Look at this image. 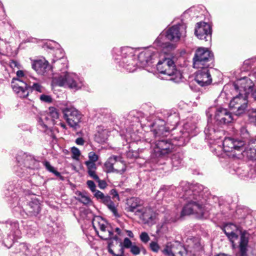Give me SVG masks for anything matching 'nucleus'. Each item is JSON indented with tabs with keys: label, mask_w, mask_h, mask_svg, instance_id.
I'll return each mask as SVG.
<instances>
[{
	"label": "nucleus",
	"mask_w": 256,
	"mask_h": 256,
	"mask_svg": "<svg viewBox=\"0 0 256 256\" xmlns=\"http://www.w3.org/2000/svg\"><path fill=\"white\" fill-rule=\"evenodd\" d=\"M18 166L17 168V174L22 176L27 171V168L36 169L39 168V162L36 160L32 155L23 154L16 158Z\"/></svg>",
	"instance_id": "obj_11"
},
{
	"label": "nucleus",
	"mask_w": 256,
	"mask_h": 256,
	"mask_svg": "<svg viewBox=\"0 0 256 256\" xmlns=\"http://www.w3.org/2000/svg\"><path fill=\"white\" fill-rule=\"evenodd\" d=\"M98 132L96 134V138L98 142H103L107 140L108 136V131L106 129H104L102 126L98 128Z\"/></svg>",
	"instance_id": "obj_32"
},
{
	"label": "nucleus",
	"mask_w": 256,
	"mask_h": 256,
	"mask_svg": "<svg viewBox=\"0 0 256 256\" xmlns=\"http://www.w3.org/2000/svg\"><path fill=\"white\" fill-rule=\"evenodd\" d=\"M96 182H98V186L100 188L104 189L106 188L107 184L104 180H100V178H98V180H97Z\"/></svg>",
	"instance_id": "obj_58"
},
{
	"label": "nucleus",
	"mask_w": 256,
	"mask_h": 256,
	"mask_svg": "<svg viewBox=\"0 0 256 256\" xmlns=\"http://www.w3.org/2000/svg\"><path fill=\"white\" fill-rule=\"evenodd\" d=\"M223 230L232 243L233 248L235 245L234 241L238 240V235L240 234L238 245L239 252L236 256H246L250 234L246 230L242 231L237 226L231 223L226 224Z\"/></svg>",
	"instance_id": "obj_4"
},
{
	"label": "nucleus",
	"mask_w": 256,
	"mask_h": 256,
	"mask_svg": "<svg viewBox=\"0 0 256 256\" xmlns=\"http://www.w3.org/2000/svg\"><path fill=\"white\" fill-rule=\"evenodd\" d=\"M254 86L252 80L246 76L237 80L234 84V89L244 98H248L250 93L252 92Z\"/></svg>",
	"instance_id": "obj_17"
},
{
	"label": "nucleus",
	"mask_w": 256,
	"mask_h": 256,
	"mask_svg": "<svg viewBox=\"0 0 256 256\" xmlns=\"http://www.w3.org/2000/svg\"><path fill=\"white\" fill-rule=\"evenodd\" d=\"M67 68H60L58 76L54 78L57 84L74 91L81 89L84 86V79L76 73L68 72Z\"/></svg>",
	"instance_id": "obj_6"
},
{
	"label": "nucleus",
	"mask_w": 256,
	"mask_h": 256,
	"mask_svg": "<svg viewBox=\"0 0 256 256\" xmlns=\"http://www.w3.org/2000/svg\"><path fill=\"white\" fill-rule=\"evenodd\" d=\"M43 164L45 166L46 168L50 172L53 173L55 176H59L62 180V176L60 175V173L58 172L54 167L51 166L50 163L48 161H44Z\"/></svg>",
	"instance_id": "obj_38"
},
{
	"label": "nucleus",
	"mask_w": 256,
	"mask_h": 256,
	"mask_svg": "<svg viewBox=\"0 0 256 256\" xmlns=\"http://www.w3.org/2000/svg\"><path fill=\"white\" fill-rule=\"evenodd\" d=\"M94 196L98 200H100L105 195L100 191L96 190L94 192Z\"/></svg>",
	"instance_id": "obj_55"
},
{
	"label": "nucleus",
	"mask_w": 256,
	"mask_h": 256,
	"mask_svg": "<svg viewBox=\"0 0 256 256\" xmlns=\"http://www.w3.org/2000/svg\"><path fill=\"white\" fill-rule=\"evenodd\" d=\"M110 194L112 195L114 198H117L119 200L118 194L115 189H112L110 190Z\"/></svg>",
	"instance_id": "obj_62"
},
{
	"label": "nucleus",
	"mask_w": 256,
	"mask_h": 256,
	"mask_svg": "<svg viewBox=\"0 0 256 256\" xmlns=\"http://www.w3.org/2000/svg\"><path fill=\"white\" fill-rule=\"evenodd\" d=\"M113 213L114 215L116 217H119L120 216L117 212V209L116 207L115 204L113 202H112L110 204H109L106 206Z\"/></svg>",
	"instance_id": "obj_43"
},
{
	"label": "nucleus",
	"mask_w": 256,
	"mask_h": 256,
	"mask_svg": "<svg viewBox=\"0 0 256 256\" xmlns=\"http://www.w3.org/2000/svg\"><path fill=\"white\" fill-rule=\"evenodd\" d=\"M138 60L142 68L150 72L154 73L156 70L164 74L166 80L176 82L182 77L180 72L177 70L174 60L170 58H162L154 48H151L139 54Z\"/></svg>",
	"instance_id": "obj_2"
},
{
	"label": "nucleus",
	"mask_w": 256,
	"mask_h": 256,
	"mask_svg": "<svg viewBox=\"0 0 256 256\" xmlns=\"http://www.w3.org/2000/svg\"><path fill=\"white\" fill-rule=\"evenodd\" d=\"M20 248L22 249V250H25V254L27 256L30 254L29 250H28V246L24 244H20Z\"/></svg>",
	"instance_id": "obj_60"
},
{
	"label": "nucleus",
	"mask_w": 256,
	"mask_h": 256,
	"mask_svg": "<svg viewBox=\"0 0 256 256\" xmlns=\"http://www.w3.org/2000/svg\"><path fill=\"white\" fill-rule=\"evenodd\" d=\"M64 118L68 126L76 130L79 127L82 115L81 113L74 106H68L62 110Z\"/></svg>",
	"instance_id": "obj_15"
},
{
	"label": "nucleus",
	"mask_w": 256,
	"mask_h": 256,
	"mask_svg": "<svg viewBox=\"0 0 256 256\" xmlns=\"http://www.w3.org/2000/svg\"><path fill=\"white\" fill-rule=\"evenodd\" d=\"M88 174L89 176L95 180L96 181L97 180H98L99 178L96 174V170L88 172Z\"/></svg>",
	"instance_id": "obj_59"
},
{
	"label": "nucleus",
	"mask_w": 256,
	"mask_h": 256,
	"mask_svg": "<svg viewBox=\"0 0 256 256\" xmlns=\"http://www.w3.org/2000/svg\"><path fill=\"white\" fill-rule=\"evenodd\" d=\"M16 76H17V78H13L12 82V89H13L14 82L15 80L24 82L25 80H24V79H26L28 76L24 74V72L22 70H18L16 72Z\"/></svg>",
	"instance_id": "obj_39"
},
{
	"label": "nucleus",
	"mask_w": 256,
	"mask_h": 256,
	"mask_svg": "<svg viewBox=\"0 0 256 256\" xmlns=\"http://www.w3.org/2000/svg\"><path fill=\"white\" fill-rule=\"evenodd\" d=\"M136 50L130 47H124L120 48H114L112 54L114 58L123 62V63H128V60H134L135 57Z\"/></svg>",
	"instance_id": "obj_18"
},
{
	"label": "nucleus",
	"mask_w": 256,
	"mask_h": 256,
	"mask_svg": "<svg viewBox=\"0 0 256 256\" xmlns=\"http://www.w3.org/2000/svg\"><path fill=\"white\" fill-rule=\"evenodd\" d=\"M152 130L146 134V138L152 134L156 138L167 136L168 133V130L164 126V122L161 120H158L150 125Z\"/></svg>",
	"instance_id": "obj_22"
},
{
	"label": "nucleus",
	"mask_w": 256,
	"mask_h": 256,
	"mask_svg": "<svg viewBox=\"0 0 256 256\" xmlns=\"http://www.w3.org/2000/svg\"><path fill=\"white\" fill-rule=\"evenodd\" d=\"M245 142L242 140H238L232 138H226L223 140V150L230 157H236L242 154Z\"/></svg>",
	"instance_id": "obj_10"
},
{
	"label": "nucleus",
	"mask_w": 256,
	"mask_h": 256,
	"mask_svg": "<svg viewBox=\"0 0 256 256\" xmlns=\"http://www.w3.org/2000/svg\"><path fill=\"white\" fill-rule=\"evenodd\" d=\"M204 133L207 139L214 140L220 138L224 134L222 130L216 129L215 126L209 119L204 130Z\"/></svg>",
	"instance_id": "obj_24"
},
{
	"label": "nucleus",
	"mask_w": 256,
	"mask_h": 256,
	"mask_svg": "<svg viewBox=\"0 0 256 256\" xmlns=\"http://www.w3.org/2000/svg\"><path fill=\"white\" fill-rule=\"evenodd\" d=\"M24 82L15 80L14 82L13 90L18 96L22 98L27 97L30 92V88L33 84L37 82L38 80L31 76H28Z\"/></svg>",
	"instance_id": "obj_13"
},
{
	"label": "nucleus",
	"mask_w": 256,
	"mask_h": 256,
	"mask_svg": "<svg viewBox=\"0 0 256 256\" xmlns=\"http://www.w3.org/2000/svg\"><path fill=\"white\" fill-rule=\"evenodd\" d=\"M122 247L120 248H130L133 245L132 241L128 238H125L123 242L120 244Z\"/></svg>",
	"instance_id": "obj_42"
},
{
	"label": "nucleus",
	"mask_w": 256,
	"mask_h": 256,
	"mask_svg": "<svg viewBox=\"0 0 256 256\" xmlns=\"http://www.w3.org/2000/svg\"><path fill=\"white\" fill-rule=\"evenodd\" d=\"M240 135L243 138H248L249 137V134L248 130L244 127H242L240 129Z\"/></svg>",
	"instance_id": "obj_51"
},
{
	"label": "nucleus",
	"mask_w": 256,
	"mask_h": 256,
	"mask_svg": "<svg viewBox=\"0 0 256 256\" xmlns=\"http://www.w3.org/2000/svg\"><path fill=\"white\" fill-rule=\"evenodd\" d=\"M128 207L127 210L128 212L134 213L136 216L137 211L141 210L142 207H141L142 202L141 200L138 198H132L128 200Z\"/></svg>",
	"instance_id": "obj_27"
},
{
	"label": "nucleus",
	"mask_w": 256,
	"mask_h": 256,
	"mask_svg": "<svg viewBox=\"0 0 256 256\" xmlns=\"http://www.w3.org/2000/svg\"><path fill=\"white\" fill-rule=\"evenodd\" d=\"M138 56H138L137 60H136V58L134 57L132 60H128V63H123V62H120V66L124 68L128 72H134L136 70L137 66L138 65V64L136 62L137 60L138 62V66L140 67H142L140 66V62L138 60Z\"/></svg>",
	"instance_id": "obj_30"
},
{
	"label": "nucleus",
	"mask_w": 256,
	"mask_h": 256,
	"mask_svg": "<svg viewBox=\"0 0 256 256\" xmlns=\"http://www.w3.org/2000/svg\"><path fill=\"white\" fill-rule=\"evenodd\" d=\"M176 190L180 192V197L187 201L181 212L182 216L196 214L202 216L208 211L206 203L209 194L207 188L198 184L182 182Z\"/></svg>",
	"instance_id": "obj_1"
},
{
	"label": "nucleus",
	"mask_w": 256,
	"mask_h": 256,
	"mask_svg": "<svg viewBox=\"0 0 256 256\" xmlns=\"http://www.w3.org/2000/svg\"><path fill=\"white\" fill-rule=\"evenodd\" d=\"M71 152L72 154V158L76 160H78L80 155V152L78 148L75 146L71 148Z\"/></svg>",
	"instance_id": "obj_41"
},
{
	"label": "nucleus",
	"mask_w": 256,
	"mask_h": 256,
	"mask_svg": "<svg viewBox=\"0 0 256 256\" xmlns=\"http://www.w3.org/2000/svg\"><path fill=\"white\" fill-rule=\"evenodd\" d=\"M242 152L248 159L256 160V139L251 140Z\"/></svg>",
	"instance_id": "obj_26"
},
{
	"label": "nucleus",
	"mask_w": 256,
	"mask_h": 256,
	"mask_svg": "<svg viewBox=\"0 0 256 256\" xmlns=\"http://www.w3.org/2000/svg\"><path fill=\"white\" fill-rule=\"evenodd\" d=\"M100 201L102 202L106 206L108 205L109 204H110V202H112L110 200V197L108 196H104V198H102Z\"/></svg>",
	"instance_id": "obj_57"
},
{
	"label": "nucleus",
	"mask_w": 256,
	"mask_h": 256,
	"mask_svg": "<svg viewBox=\"0 0 256 256\" xmlns=\"http://www.w3.org/2000/svg\"><path fill=\"white\" fill-rule=\"evenodd\" d=\"M114 162V172L123 174L126 170V165L123 161L122 158L120 156H116V158Z\"/></svg>",
	"instance_id": "obj_31"
},
{
	"label": "nucleus",
	"mask_w": 256,
	"mask_h": 256,
	"mask_svg": "<svg viewBox=\"0 0 256 256\" xmlns=\"http://www.w3.org/2000/svg\"><path fill=\"white\" fill-rule=\"evenodd\" d=\"M128 158H136L138 157V153L136 151L129 150L126 154Z\"/></svg>",
	"instance_id": "obj_56"
},
{
	"label": "nucleus",
	"mask_w": 256,
	"mask_h": 256,
	"mask_svg": "<svg viewBox=\"0 0 256 256\" xmlns=\"http://www.w3.org/2000/svg\"><path fill=\"white\" fill-rule=\"evenodd\" d=\"M194 34L198 39L210 42L212 40V26L204 22H198L196 26Z\"/></svg>",
	"instance_id": "obj_19"
},
{
	"label": "nucleus",
	"mask_w": 256,
	"mask_h": 256,
	"mask_svg": "<svg viewBox=\"0 0 256 256\" xmlns=\"http://www.w3.org/2000/svg\"><path fill=\"white\" fill-rule=\"evenodd\" d=\"M128 236L131 238H133L134 237V234L131 230H126Z\"/></svg>",
	"instance_id": "obj_64"
},
{
	"label": "nucleus",
	"mask_w": 256,
	"mask_h": 256,
	"mask_svg": "<svg viewBox=\"0 0 256 256\" xmlns=\"http://www.w3.org/2000/svg\"><path fill=\"white\" fill-rule=\"evenodd\" d=\"M144 223L152 224L155 219V214L152 210L148 207H142L141 210L137 211L136 215Z\"/></svg>",
	"instance_id": "obj_23"
},
{
	"label": "nucleus",
	"mask_w": 256,
	"mask_h": 256,
	"mask_svg": "<svg viewBox=\"0 0 256 256\" xmlns=\"http://www.w3.org/2000/svg\"><path fill=\"white\" fill-rule=\"evenodd\" d=\"M116 158V156H110L104 163L106 171L108 173L114 172V166Z\"/></svg>",
	"instance_id": "obj_33"
},
{
	"label": "nucleus",
	"mask_w": 256,
	"mask_h": 256,
	"mask_svg": "<svg viewBox=\"0 0 256 256\" xmlns=\"http://www.w3.org/2000/svg\"><path fill=\"white\" fill-rule=\"evenodd\" d=\"M249 120L252 122H256V108H252L248 110Z\"/></svg>",
	"instance_id": "obj_40"
},
{
	"label": "nucleus",
	"mask_w": 256,
	"mask_h": 256,
	"mask_svg": "<svg viewBox=\"0 0 256 256\" xmlns=\"http://www.w3.org/2000/svg\"><path fill=\"white\" fill-rule=\"evenodd\" d=\"M6 228L7 237L4 240V244L8 248H10L14 242L22 236L19 223L15 220H8L5 223Z\"/></svg>",
	"instance_id": "obj_9"
},
{
	"label": "nucleus",
	"mask_w": 256,
	"mask_h": 256,
	"mask_svg": "<svg viewBox=\"0 0 256 256\" xmlns=\"http://www.w3.org/2000/svg\"><path fill=\"white\" fill-rule=\"evenodd\" d=\"M88 188L90 190L94 192L96 190V184L92 180H88L86 182Z\"/></svg>",
	"instance_id": "obj_54"
},
{
	"label": "nucleus",
	"mask_w": 256,
	"mask_h": 256,
	"mask_svg": "<svg viewBox=\"0 0 256 256\" xmlns=\"http://www.w3.org/2000/svg\"><path fill=\"white\" fill-rule=\"evenodd\" d=\"M183 156L181 153L174 154L171 157V163L173 167L178 168L181 166Z\"/></svg>",
	"instance_id": "obj_34"
},
{
	"label": "nucleus",
	"mask_w": 256,
	"mask_h": 256,
	"mask_svg": "<svg viewBox=\"0 0 256 256\" xmlns=\"http://www.w3.org/2000/svg\"><path fill=\"white\" fill-rule=\"evenodd\" d=\"M85 164L88 168V172L96 170V164H95V162H90L87 161L86 162Z\"/></svg>",
	"instance_id": "obj_48"
},
{
	"label": "nucleus",
	"mask_w": 256,
	"mask_h": 256,
	"mask_svg": "<svg viewBox=\"0 0 256 256\" xmlns=\"http://www.w3.org/2000/svg\"><path fill=\"white\" fill-rule=\"evenodd\" d=\"M168 122L172 123V125H176L178 122V118L176 114L170 115L168 118Z\"/></svg>",
	"instance_id": "obj_44"
},
{
	"label": "nucleus",
	"mask_w": 256,
	"mask_h": 256,
	"mask_svg": "<svg viewBox=\"0 0 256 256\" xmlns=\"http://www.w3.org/2000/svg\"><path fill=\"white\" fill-rule=\"evenodd\" d=\"M32 68L39 74H44L50 70L48 62L45 59L36 60L32 64Z\"/></svg>",
	"instance_id": "obj_25"
},
{
	"label": "nucleus",
	"mask_w": 256,
	"mask_h": 256,
	"mask_svg": "<svg viewBox=\"0 0 256 256\" xmlns=\"http://www.w3.org/2000/svg\"><path fill=\"white\" fill-rule=\"evenodd\" d=\"M94 228L98 236L102 240H118V236H114L112 228L101 216H94L92 221Z\"/></svg>",
	"instance_id": "obj_8"
},
{
	"label": "nucleus",
	"mask_w": 256,
	"mask_h": 256,
	"mask_svg": "<svg viewBox=\"0 0 256 256\" xmlns=\"http://www.w3.org/2000/svg\"><path fill=\"white\" fill-rule=\"evenodd\" d=\"M210 68H199L196 74L195 80L202 86L210 85L212 82Z\"/></svg>",
	"instance_id": "obj_21"
},
{
	"label": "nucleus",
	"mask_w": 256,
	"mask_h": 256,
	"mask_svg": "<svg viewBox=\"0 0 256 256\" xmlns=\"http://www.w3.org/2000/svg\"><path fill=\"white\" fill-rule=\"evenodd\" d=\"M214 54L208 48H200L196 50L193 58L194 68H212L214 66Z\"/></svg>",
	"instance_id": "obj_7"
},
{
	"label": "nucleus",
	"mask_w": 256,
	"mask_h": 256,
	"mask_svg": "<svg viewBox=\"0 0 256 256\" xmlns=\"http://www.w3.org/2000/svg\"><path fill=\"white\" fill-rule=\"evenodd\" d=\"M88 157L89 160L88 162H95L98 160V156L94 152H89Z\"/></svg>",
	"instance_id": "obj_46"
},
{
	"label": "nucleus",
	"mask_w": 256,
	"mask_h": 256,
	"mask_svg": "<svg viewBox=\"0 0 256 256\" xmlns=\"http://www.w3.org/2000/svg\"><path fill=\"white\" fill-rule=\"evenodd\" d=\"M252 68L251 74L256 78V57L244 60L242 67L243 71H248Z\"/></svg>",
	"instance_id": "obj_28"
},
{
	"label": "nucleus",
	"mask_w": 256,
	"mask_h": 256,
	"mask_svg": "<svg viewBox=\"0 0 256 256\" xmlns=\"http://www.w3.org/2000/svg\"><path fill=\"white\" fill-rule=\"evenodd\" d=\"M76 143L80 146H82L84 144V140L82 138H78L76 140Z\"/></svg>",
	"instance_id": "obj_61"
},
{
	"label": "nucleus",
	"mask_w": 256,
	"mask_h": 256,
	"mask_svg": "<svg viewBox=\"0 0 256 256\" xmlns=\"http://www.w3.org/2000/svg\"><path fill=\"white\" fill-rule=\"evenodd\" d=\"M177 248L176 244L172 242H168L166 245L165 248L162 250L164 254L168 256H174V254L176 252V249Z\"/></svg>",
	"instance_id": "obj_36"
},
{
	"label": "nucleus",
	"mask_w": 256,
	"mask_h": 256,
	"mask_svg": "<svg viewBox=\"0 0 256 256\" xmlns=\"http://www.w3.org/2000/svg\"><path fill=\"white\" fill-rule=\"evenodd\" d=\"M42 86L40 84L39 81H38L37 82L33 84V86L30 88V92L36 90V92H42Z\"/></svg>",
	"instance_id": "obj_47"
},
{
	"label": "nucleus",
	"mask_w": 256,
	"mask_h": 256,
	"mask_svg": "<svg viewBox=\"0 0 256 256\" xmlns=\"http://www.w3.org/2000/svg\"><path fill=\"white\" fill-rule=\"evenodd\" d=\"M22 200H20L18 207H16L15 211H20V215L24 218H26L27 216H36L40 212V204L39 202L36 200H34L32 202L26 204Z\"/></svg>",
	"instance_id": "obj_12"
},
{
	"label": "nucleus",
	"mask_w": 256,
	"mask_h": 256,
	"mask_svg": "<svg viewBox=\"0 0 256 256\" xmlns=\"http://www.w3.org/2000/svg\"><path fill=\"white\" fill-rule=\"evenodd\" d=\"M111 244H109L108 246V252L114 256H124V250L122 248H120L119 252L117 254H115L114 250L111 248Z\"/></svg>",
	"instance_id": "obj_45"
},
{
	"label": "nucleus",
	"mask_w": 256,
	"mask_h": 256,
	"mask_svg": "<svg viewBox=\"0 0 256 256\" xmlns=\"http://www.w3.org/2000/svg\"><path fill=\"white\" fill-rule=\"evenodd\" d=\"M40 100L44 102L50 103L52 102V99L50 96L46 94H42L40 96Z\"/></svg>",
	"instance_id": "obj_52"
},
{
	"label": "nucleus",
	"mask_w": 256,
	"mask_h": 256,
	"mask_svg": "<svg viewBox=\"0 0 256 256\" xmlns=\"http://www.w3.org/2000/svg\"><path fill=\"white\" fill-rule=\"evenodd\" d=\"M64 52L62 49H57L55 52V57L56 58V66L58 68H68V60L66 58H64Z\"/></svg>",
	"instance_id": "obj_29"
},
{
	"label": "nucleus",
	"mask_w": 256,
	"mask_h": 256,
	"mask_svg": "<svg viewBox=\"0 0 256 256\" xmlns=\"http://www.w3.org/2000/svg\"><path fill=\"white\" fill-rule=\"evenodd\" d=\"M215 112L214 120L217 124L222 126L231 122L233 120L232 114L226 108H210L206 112L208 118L212 116V112Z\"/></svg>",
	"instance_id": "obj_14"
},
{
	"label": "nucleus",
	"mask_w": 256,
	"mask_h": 256,
	"mask_svg": "<svg viewBox=\"0 0 256 256\" xmlns=\"http://www.w3.org/2000/svg\"><path fill=\"white\" fill-rule=\"evenodd\" d=\"M31 225H26L24 226V228L28 232L30 233V234H32V228H30Z\"/></svg>",
	"instance_id": "obj_63"
},
{
	"label": "nucleus",
	"mask_w": 256,
	"mask_h": 256,
	"mask_svg": "<svg viewBox=\"0 0 256 256\" xmlns=\"http://www.w3.org/2000/svg\"><path fill=\"white\" fill-rule=\"evenodd\" d=\"M186 26L180 24L172 26L165 33L162 32L155 40L154 44L161 48H168L172 46L166 40L174 42L178 41L180 38L186 36Z\"/></svg>",
	"instance_id": "obj_5"
},
{
	"label": "nucleus",
	"mask_w": 256,
	"mask_h": 256,
	"mask_svg": "<svg viewBox=\"0 0 256 256\" xmlns=\"http://www.w3.org/2000/svg\"><path fill=\"white\" fill-rule=\"evenodd\" d=\"M150 248L153 252H157L160 249L158 244L155 242H152L150 244Z\"/></svg>",
	"instance_id": "obj_53"
},
{
	"label": "nucleus",
	"mask_w": 256,
	"mask_h": 256,
	"mask_svg": "<svg viewBox=\"0 0 256 256\" xmlns=\"http://www.w3.org/2000/svg\"><path fill=\"white\" fill-rule=\"evenodd\" d=\"M140 240L144 243H147L150 240V236L146 232H142L140 236Z\"/></svg>",
	"instance_id": "obj_49"
},
{
	"label": "nucleus",
	"mask_w": 256,
	"mask_h": 256,
	"mask_svg": "<svg viewBox=\"0 0 256 256\" xmlns=\"http://www.w3.org/2000/svg\"><path fill=\"white\" fill-rule=\"evenodd\" d=\"M189 244L188 247L190 249L191 248L194 250V252H199L202 249L201 244L200 240L197 238H192L190 240L189 242H188Z\"/></svg>",
	"instance_id": "obj_37"
},
{
	"label": "nucleus",
	"mask_w": 256,
	"mask_h": 256,
	"mask_svg": "<svg viewBox=\"0 0 256 256\" xmlns=\"http://www.w3.org/2000/svg\"><path fill=\"white\" fill-rule=\"evenodd\" d=\"M59 118V114L58 110L51 107L49 108L48 116L42 115L38 118V126L39 128L44 132H46L48 130V125L52 124H56V120Z\"/></svg>",
	"instance_id": "obj_16"
},
{
	"label": "nucleus",
	"mask_w": 256,
	"mask_h": 256,
	"mask_svg": "<svg viewBox=\"0 0 256 256\" xmlns=\"http://www.w3.org/2000/svg\"><path fill=\"white\" fill-rule=\"evenodd\" d=\"M130 248V252L134 255H138L140 254V248L135 244H133Z\"/></svg>",
	"instance_id": "obj_50"
},
{
	"label": "nucleus",
	"mask_w": 256,
	"mask_h": 256,
	"mask_svg": "<svg viewBox=\"0 0 256 256\" xmlns=\"http://www.w3.org/2000/svg\"><path fill=\"white\" fill-rule=\"evenodd\" d=\"M247 98L238 94L230 100L229 105L230 108L236 116L243 114L247 108Z\"/></svg>",
	"instance_id": "obj_20"
},
{
	"label": "nucleus",
	"mask_w": 256,
	"mask_h": 256,
	"mask_svg": "<svg viewBox=\"0 0 256 256\" xmlns=\"http://www.w3.org/2000/svg\"><path fill=\"white\" fill-rule=\"evenodd\" d=\"M196 128L195 124L190 126L188 122H186L184 124L182 130L173 136L170 140L158 139L154 143L152 142V140L146 138V146L152 147L156 156H164L172 152L175 146H183L188 143L190 136L194 135V131Z\"/></svg>",
	"instance_id": "obj_3"
},
{
	"label": "nucleus",
	"mask_w": 256,
	"mask_h": 256,
	"mask_svg": "<svg viewBox=\"0 0 256 256\" xmlns=\"http://www.w3.org/2000/svg\"><path fill=\"white\" fill-rule=\"evenodd\" d=\"M76 194V199L83 204L86 205L91 203L90 198L84 192H77Z\"/></svg>",
	"instance_id": "obj_35"
}]
</instances>
